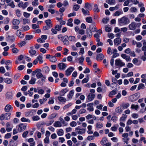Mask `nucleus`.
Masks as SVG:
<instances>
[{
  "mask_svg": "<svg viewBox=\"0 0 146 146\" xmlns=\"http://www.w3.org/2000/svg\"><path fill=\"white\" fill-rule=\"evenodd\" d=\"M140 94L139 92H137L132 95L130 96L128 98L129 101L134 102L137 100L140 97Z\"/></svg>",
  "mask_w": 146,
  "mask_h": 146,
  "instance_id": "nucleus-1",
  "label": "nucleus"
},
{
  "mask_svg": "<svg viewBox=\"0 0 146 146\" xmlns=\"http://www.w3.org/2000/svg\"><path fill=\"white\" fill-rule=\"evenodd\" d=\"M118 23L120 24L126 25L130 23V20L127 17L124 16L118 19Z\"/></svg>",
  "mask_w": 146,
  "mask_h": 146,
  "instance_id": "nucleus-2",
  "label": "nucleus"
},
{
  "mask_svg": "<svg viewBox=\"0 0 146 146\" xmlns=\"http://www.w3.org/2000/svg\"><path fill=\"white\" fill-rule=\"evenodd\" d=\"M61 36L60 38L62 39V41L63 42L64 44L68 45L69 44L68 36L67 35H65L64 36H62L61 35H58L59 36Z\"/></svg>",
  "mask_w": 146,
  "mask_h": 146,
  "instance_id": "nucleus-3",
  "label": "nucleus"
},
{
  "mask_svg": "<svg viewBox=\"0 0 146 146\" xmlns=\"http://www.w3.org/2000/svg\"><path fill=\"white\" fill-rule=\"evenodd\" d=\"M36 76L37 79H39L41 78L42 81V84H43L45 82V80L46 78V76L45 75H43L42 73L41 72H38L37 73L36 75Z\"/></svg>",
  "mask_w": 146,
  "mask_h": 146,
  "instance_id": "nucleus-4",
  "label": "nucleus"
},
{
  "mask_svg": "<svg viewBox=\"0 0 146 146\" xmlns=\"http://www.w3.org/2000/svg\"><path fill=\"white\" fill-rule=\"evenodd\" d=\"M27 125V123H21L19 125L18 130L19 132H21L25 130Z\"/></svg>",
  "mask_w": 146,
  "mask_h": 146,
  "instance_id": "nucleus-5",
  "label": "nucleus"
},
{
  "mask_svg": "<svg viewBox=\"0 0 146 146\" xmlns=\"http://www.w3.org/2000/svg\"><path fill=\"white\" fill-rule=\"evenodd\" d=\"M36 113V111L35 110H32L30 111H28L25 112V115L26 116H31Z\"/></svg>",
  "mask_w": 146,
  "mask_h": 146,
  "instance_id": "nucleus-6",
  "label": "nucleus"
},
{
  "mask_svg": "<svg viewBox=\"0 0 146 146\" xmlns=\"http://www.w3.org/2000/svg\"><path fill=\"white\" fill-rule=\"evenodd\" d=\"M74 70V67H70L65 71L66 75L67 76L70 75Z\"/></svg>",
  "mask_w": 146,
  "mask_h": 146,
  "instance_id": "nucleus-7",
  "label": "nucleus"
},
{
  "mask_svg": "<svg viewBox=\"0 0 146 146\" xmlns=\"http://www.w3.org/2000/svg\"><path fill=\"white\" fill-rule=\"evenodd\" d=\"M15 40V38L14 36L12 35L10 36L9 35L6 37V41L9 42H12Z\"/></svg>",
  "mask_w": 146,
  "mask_h": 146,
  "instance_id": "nucleus-8",
  "label": "nucleus"
},
{
  "mask_svg": "<svg viewBox=\"0 0 146 146\" xmlns=\"http://www.w3.org/2000/svg\"><path fill=\"white\" fill-rule=\"evenodd\" d=\"M137 27L136 24L135 22H133L129 25V28L130 30H134Z\"/></svg>",
  "mask_w": 146,
  "mask_h": 146,
  "instance_id": "nucleus-9",
  "label": "nucleus"
},
{
  "mask_svg": "<svg viewBox=\"0 0 146 146\" xmlns=\"http://www.w3.org/2000/svg\"><path fill=\"white\" fill-rule=\"evenodd\" d=\"M84 8H87L88 10H91L92 9V4L88 3H85Z\"/></svg>",
  "mask_w": 146,
  "mask_h": 146,
  "instance_id": "nucleus-10",
  "label": "nucleus"
},
{
  "mask_svg": "<svg viewBox=\"0 0 146 146\" xmlns=\"http://www.w3.org/2000/svg\"><path fill=\"white\" fill-rule=\"evenodd\" d=\"M104 57V56L102 53L97 54L96 58V60L98 61L102 60Z\"/></svg>",
  "mask_w": 146,
  "mask_h": 146,
  "instance_id": "nucleus-11",
  "label": "nucleus"
},
{
  "mask_svg": "<svg viewBox=\"0 0 146 146\" xmlns=\"http://www.w3.org/2000/svg\"><path fill=\"white\" fill-rule=\"evenodd\" d=\"M60 70H63L66 67V64L63 63H60L58 66Z\"/></svg>",
  "mask_w": 146,
  "mask_h": 146,
  "instance_id": "nucleus-12",
  "label": "nucleus"
},
{
  "mask_svg": "<svg viewBox=\"0 0 146 146\" xmlns=\"http://www.w3.org/2000/svg\"><path fill=\"white\" fill-rule=\"evenodd\" d=\"M11 109L12 110L13 108L11 105L9 104L6 105L4 108L5 111L7 112H9Z\"/></svg>",
  "mask_w": 146,
  "mask_h": 146,
  "instance_id": "nucleus-13",
  "label": "nucleus"
},
{
  "mask_svg": "<svg viewBox=\"0 0 146 146\" xmlns=\"http://www.w3.org/2000/svg\"><path fill=\"white\" fill-rule=\"evenodd\" d=\"M68 91V88H66L64 89H63L60 92L59 94L60 96H64L65 94Z\"/></svg>",
  "mask_w": 146,
  "mask_h": 146,
  "instance_id": "nucleus-14",
  "label": "nucleus"
},
{
  "mask_svg": "<svg viewBox=\"0 0 146 146\" xmlns=\"http://www.w3.org/2000/svg\"><path fill=\"white\" fill-rule=\"evenodd\" d=\"M49 71V68L48 66L44 67L42 70V72L44 74H48Z\"/></svg>",
  "mask_w": 146,
  "mask_h": 146,
  "instance_id": "nucleus-15",
  "label": "nucleus"
},
{
  "mask_svg": "<svg viewBox=\"0 0 146 146\" xmlns=\"http://www.w3.org/2000/svg\"><path fill=\"white\" fill-rule=\"evenodd\" d=\"M13 94L12 92H8L6 93V97L8 99H12L13 98Z\"/></svg>",
  "mask_w": 146,
  "mask_h": 146,
  "instance_id": "nucleus-16",
  "label": "nucleus"
},
{
  "mask_svg": "<svg viewBox=\"0 0 146 146\" xmlns=\"http://www.w3.org/2000/svg\"><path fill=\"white\" fill-rule=\"evenodd\" d=\"M92 31H91L88 28H87L86 30V32L87 37L90 38L91 37L92 35Z\"/></svg>",
  "mask_w": 146,
  "mask_h": 146,
  "instance_id": "nucleus-17",
  "label": "nucleus"
},
{
  "mask_svg": "<svg viewBox=\"0 0 146 146\" xmlns=\"http://www.w3.org/2000/svg\"><path fill=\"white\" fill-rule=\"evenodd\" d=\"M95 97V95L94 94L90 93L87 96V98L89 101H92L93 100Z\"/></svg>",
  "mask_w": 146,
  "mask_h": 146,
  "instance_id": "nucleus-18",
  "label": "nucleus"
},
{
  "mask_svg": "<svg viewBox=\"0 0 146 146\" xmlns=\"http://www.w3.org/2000/svg\"><path fill=\"white\" fill-rule=\"evenodd\" d=\"M89 29L92 32H94L96 30V27L95 25L92 24L90 25Z\"/></svg>",
  "mask_w": 146,
  "mask_h": 146,
  "instance_id": "nucleus-19",
  "label": "nucleus"
},
{
  "mask_svg": "<svg viewBox=\"0 0 146 146\" xmlns=\"http://www.w3.org/2000/svg\"><path fill=\"white\" fill-rule=\"evenodd\" d=\"M21 30H17L16 32V35L20 38H22L24 37V34H21Z\"/></svg>",
  "mask_w": 146,
  "mask_h": 146,
  "instance_id": "nucleus-20",
  "label": "nucleus"
},
{
  "mask_svg": "<svg viewBox=\"0 0 146 146\" xmlns=\"http://www.w3.org/2000/svg\"><path fill=\"white\" fill-rule=\"evenodd\" d=\"M114 44L118 46L121 43V40L120 38H117L114 40Z\"/></svg>",
  "mask_w": 146,
  "mask_h": 146,
  "instance_id": "nucleus-21",
  "label": "nucleus"
},
{
  "mask_svg": "<svg viewBox=\"0 0 146 146\" xmlns=\"http://www.w3.org/2000/svg\"><path fill=\"white\" fill-rule=\"evenodd\" d=\"M123 109L121 106L117 107L115 109V111L117 113H121Z\"/></svg>",
  "mask_w": 146,
  "mask_h": 146,
  "instance_id": "nucleus-22",
  "label": "nucleus"
},
{
  "mask_svg": "<svg viewBox=\"0 0 146 146\" xmlns=\"http://www.w3.org/2000/svg\"><path fill=\"white\" fill-rule=\"evenodd\" d=\"M4 82L6 83L9 84L11 83L13 81L11 78H6L4 79Z\"/></svg>",
  "mask_w": 146,
  "mask_h": 146,
  "instance_id": "nucleus-23",
  "label": "nucleus"
},
{
  "mask_svg": "<svg viewBox=\"0 0 146 146\" xmlns=\"http://www.w3.org/2000/svg\"><path fill=\"white\" fill-rule=\"evenodd\" d=\"M34 36L31 35H27L25 36V40H30L33 39Z\"/></svg>",
  "mask_w": 146,
  "mask_h": 146,
  "instance_id": "nucleus-24",
  "label": "nucleus"
},
{
  "mask_svg": "<svg viewBox=\"0 0 146 146\" xmlns=\"http://www.w3.org/2000/svg\"><path fill=\"white\" fill-rule=\"evenodd\" d=\"M17 143H15V141L11 139L9 143L8 146H17Z\"/></svg>",
  "mask_w": 146,
  "mask_h": 146,
  "instance_id": "nucleus-25",
  "label": "nucleus"
},
{
  "mask_svg": "<svg viewBox=\"0 0 146 146\" xmlns=\"http://www.w3.org/2000/svg\"><path fill=\"white\" fill-rule=\"evenodd\" d=\"M93 10L94 12L98 13L99 12L100 10V9L98 8V6L96 4H95L94 5Z\"/></svg>",
  "mask_w": 146,
  "mask_h": 146,
  "instance_id": "nucleus-26",
  "label": "nucleus"
},
{
  "mask_svg": "<svg viewBox=\"0 0 146 146\" xmlns=\"http://www.w3.org/2000/svg\"><path fill=\"white\" fill-rule=\"evenodd\" d=\"M82 11L84 15L86 16L90 15L89 11L88 10H85L84 8H82Z\"/></svg>",
  "mask_w": 146,
  "mask_h": 146,
  "instance_id": "nucleus-27",
  "label": "nucleus"
},
{
  "mask_svg": "<svg viewBox=\"0 0 146 146\" xmlns=\"http://www.w3.org/2000/svg\"><path fill=\"white\" fill-rule=\"evenodd\" d=\"M20 23V21L19 19H13L12 21V24L14 25H19Z\"/></svg>",
  "mask_w": 146,
  "mask_h": 146,
  "instance_id": "nucleus-28",
  "label": "nucleus"
},
{
  "mask_svg": "<svg viewBox=\"0 0 146 146\" xmlns=\"http://www.w3.org/2000/svg\"><path fill=\"white\" fill-rule=\"evenodd\" d=\"M117 93V91L114 90H113L111 91L109 94V96L111 98L113 97V96L115 95Z\"/></svg>",
  "mask_w": 146,
  "mask_h": 146,
  "instance_id": "nucleus-29",
  "label": "nucleus"
},
{
  "mask_svg": "<svg viewBox=\"0 0 146 146\" xmlns=\"http://www.w3.org/2000/svg\"><path fill=\"white\" fill-rule=\"evenodd\" d=\"M54 126L55 127H60L62 126V125L60 121H57L54 123Z\"/></svg>",
  "mask_w": 146,
  "mask_h": 146,
  "instance_id": "nucleus-30",
  "label": "nucleus"
},
{
  "mask_svg": "<svg viewBox=\"0 0 146 146\" xmlns=\"http://www.w3.org/2000/svg\"><path fill=\"white\" fill-rule=\"evenodd\" d=\"M122 11H117L113 14L112 16H119L121 14H122Z\"/></svg>",
  "mask_w": 146,
  "mask_h": 146,
  "instance_id": "nucleus-31",
  "label": "nucleus"
},
{
  "mask_svg": "<svg viewBox=\"0 0 146 146\" xmlns=\"http://www.w3.org/2000/svg\"><path fill=\"white\" fill-rule=\"evenodd\" d=\"M58 100L60 102H65L66 101V100L65 98L61 96L58 97Z\"/></svg>",
  "mask_w": 146,
  "mask_h": 146,
  "instance_id": "nucleus-32",
  "label": "nucleus"
},
{
  "mask_svg": "<svg viewBox=\"0 0 146 146\" xmlns=\"http://www.w3.org/2000/svg\"><path fill=\"white\" fill-rule=\"evenodd\" d=\"M36 79L33 77H32L31 80L29 81V83L31 84H35Z\"/></svg>",
  "mask_w": 146,
  "mask_h": 146,
  "instance_id": "nucleus-33",
  "label": "nucleus"
},
{
  "mask_svg": "<svg viewBox=\"0 0 146 146\" xmlns=\"http://www.w3.org/2000/svg\"><path fill=\"white\" fill-rule=\"evenodd\" d=\"M52 27V25H47L44 26L43 27L42 29L44 31H46Z\"/></svg>",
  "mask_w": 146,
  "mask_h": 146,
  "instance_id": "nucleus-34",
  "label": "nucleus"
},
{
  "mask_svg": "<svg viewBox=\"0 0 146 146\" xmlns=\"http://www.w3.org/2000/svg\"><path fill=\"white\" fill-rule=\"evenodd\" d=\"M74 93V90H73L70 91L67 95V97L69 99L71 98L73 95Z\"/></svg>",
  "mask_w": 146,
  "mask_h": 146,
  "instance_id": "nucleus-35",
  "label": "nucleus"
},
{
  "mask_svg": "<svg viewBox=\"0 0 146 146\" xmlns=\"http://www.w3.org/2000/svg\"><path fill=\"white\" fill-rule=\"evenodd\" d=\"M108 141V139L106 137H103L100 141V143L102 145H104V143Z\"/></svg>",
  "mask_w": 146,
  "mask_h": 146,
  "instance_id": "nucleus-36",
  "label": "nucleus"
},
{
  "mask_svg": "<svg viewBox=\"0 0 146 146\" xmlns=\"http://www.w3.org/2000/svg\"><path fill=\"white\" fill-rule=\"evenodd\" d=\"M57 135L59 136L62 135L64 134V131L62 129H60L57 132Z\"/></svg>",
  "mask_w": 146,
  "mask_h": 146,
  "instance_id": "nucleus-37",
  "label": "nucleus"
},
{
  "mask_svg": "<svg viewBox=\"0 0 146 146\" xmlns=\"http://www.w3.org/2000/svg\"><path fill=\"white\" fill-rule=\"evenodd\" d=\"M11 113H6L5 114V118L6 119H9L11 117Z\"/></svg>",
  "mask_w": 146,
  "mask_h": 146,
  "instance_id": "nucleus-38",
  "label": "nucleus"
},
{
  "mask_svg": "<svg viewBox=\"0 0 146 146\" xmlns=\"http://www.w3.org/2000/svg\"><path fill=\"white\" fill-rule=\"evenodd\" d=\"M29 52L31 56H33L35 55L36 53V51L35 50H33V49H31L29 50Z\"/></svg>",
  "mask_w": 146,
  "mask_h": 146,
  "instance_id": "nucleus-39",
  "label": "nucleus"
},
{
  "mask_svg": "<svg viewBox=\"0 0 146 146\" xmlns=\"http://www.w3.org/2000/svg\"><path fill=\"white\" fill-rule=\"evenodd\" d=\"M37 59L39 61V62L40 64H42L43 62L42 60V56L39 55L37 57Z\"/></svg>",
  "mask_w": 146,
  "mask_h": 146,
  "instance_id": "nucleus-40",
  "label": "nucleus"
},
{
  "mask_svg": "<svg viewBox=\"0 0 146 146\" xmlns=\"http://www.w3.org/2000/svg\"><path fill=\"white\" fill-rule=\"evenodd\" d=\"M144 85L143 83H140L139 84V86L137 87V89L138 90H140L141 89H143L145 88Z\"/></svg>",
  "mask_w": 146,
  "mask_h": 146,
  "instance_id": "nucleus-41",
  "label": "nucleus"
},
{
  "mask_svg": "<svg viewBox=\"0 0 146 146\" xmlns=\"http://www.w3.org/2000/svg\"><path fill=\"white\" fill-rule=\"evenodd\" d=\"M122 115H123L122 116V117H121L120 118V120H119L120 121H125V119L127 117V115H126L125 114H123Z\"/></svg>",
  "mask_w": 146,
  "mask_h": 146,
  "instance_id": "nucleus-42",
  "label": "nucleus"
},
{
  "mask_svg": "<svg viewBox=\"0 0 146 146\" xmlns=\"http://www.w3.org/2000/svg\"><path fill=\"white\" fill-rule=\"evenodd\" d=\"M106 2L110 5H113L115 3V0H106Z\"/></svg>",
  "mask_w": 146,
  "mask_h": 146,
  "instance_id": "nucleus-43",
  "label": "nucleus"
},
{
  "mask_svg": "<svg viewBox=\"0 0 146 146\" xmlns=\"http://www.w3.org/2000/svg\"><path fill=\"white\" fill-rule=\"evenodd\" d=\"M57 60L55 56H52L50 58V61L53 62H55Z\"/></svg>",
  "mask_w": 146,
  "mask_h": 146,
  "instance_id": "nucleus-44",
  "label": "nucleus"
},
{
  "mask_svg": "<svg viewBox=\"0 0 146 146\" xmlns=\"http://www.w3.org/2000/svg\"><path fill=\"white\" fill-rule=\"evenodd\" d=\"M86 21L89 23H92V19L91 17H87L86 19Z\"/></svg>",
  "mask_w": 146,
  "mask_h": 146,
  "instance_id": "nucleus-45",
  "label": "nucleus"
},
{
  "mask_svg": "<svg viewBox=\"0 0 146 146\" xmlns=\"http://www.w3.org/2000/svg\"><path fill=\"white\" fill-rule=\"evenodd\" d=\"M26 43L25 41H21L18 44V45L20 47H21L23 46H25L26 44Z\"/></svg>",
  "mask_w": 146,
  "mask_h": 146,
  "instance_id": "nucleus-46",
  "label": "nucleus"
},
{
  "mask_svg": "<svg viewBox=\"0 0 146 146\" xmlns=\"http://www.w3.org/2000/svg\"><path fill=\"white\" fill-rule=\"evenodd\" d=\"M96 126L97 128H100L103 127V125L102 123L99 122L98 123L96 124Z\"/></svg>",
  "mask_w": 146,
  "mask_h": 146,
  "instance_id": "nucleus-47",
  "label": "nucleus"
},
{
  "mask_svg": "<svg viewBox=\"0 0 146 146\" xmlns=\"http://www.w3.org/2000/svg\"><path fill=\"white\" fill-rule=\"evenodd\" d=\"M15 13L16 15V16L18 17H20L21 15V11L19 9H17L15 11Z\"/></svg>",
  "mask_w": 146,
  "mask_h": 146,
  "instance_id": "nucleus-48",
  "label": "nucleus"
},
{
  "mask_svg": "<svg viewBox=\"0 0 146 146\" xmlns=\"http://www.w3.org/2000/svg\"><path fill=\"white\" fill-rule=\"evenodd\" d=\"M45 22L46 24L47 25H52V24L51 20L50 19L46 20Z\"/></svg>",
  "mask_w": 146,
  "mask_h": 146,
  "instance_id": "nucleus-49",
  "label": "nucleus"
},
{
  "mask_svg": "<svg viewBox=\"0 0 146 146\" xmlns=\"http://www.w3.org/2000/svg\"><path fill=\"white\" fill-rule=\"evenodd\" d=\"M62 27V25H56L55 27L54 28L56 31H60L61 30Z\"/></svg>",
  "mask_w": 146,
  "mask_h": 146,
  "instance_id": "nucleus-50",
  "label": "nucleus"
},
{
  "mask_svg": "<svg viewBox=\"0 0 146 146\" xmlns=\"http://www.w3.org/2000/svg\"><path fill=\"white\" fill-rule=\"evenodd\" d=\"M109 20V19L108 18H104L102 21V22L104 24H107L108 21Z\"/></svg>",
  "mask_w": 146,
  "mask_h": 146,
  "instance_id": "nucleus-51",
  "label": "nucleus"
},
{
  "mask_svg": "<svg viewBox=\"0 0 146 146\" xmlns=\"http://www.w3.org/2000/svg\"><path fill=\"white\" fill-rule=\"evenodd\" d=\"M80 8V6L78 5H74L73 6V9L75 11H77Z\"/></svg>",
  "mask_w": 146,
  "mask_h": 146,
  "instance_id": "nucleus-52",
  "label": "nucleus"
},
{
  "mask_svg": "<svg viewBox=\"0 0 146 146\" xmlns=\"http://www.w3.org/2000/svg\"><path fill=\"white\" fill-rule=\"evenodd\" d=\"M57 115V113H53L51 114V115L49 117V119H52L55 117Z\"/></svg>",
  "mask_w": 146,
  "mask_h": 146,
  "instance_id": "nucleus-53",
  "label": "nucleus"
},
{
  "mask_svg": "<svg viewBox=\"0 0 146 146\" xmlns=\"http://www.w3.org/2000/svg\"><path fill=\"white\" fill-rule=\"evenodd\" d=\"M81 131H78V134H82L85 132V129H80Z\"/></svg>",
  "mask_w": 146,
  "mask_h": 146,
  "instance_id": "nucleus-54",
  "label": "nucleus"
},
{
  "mask_svg": "<svg viewBox=\"0 0 146 146\" xmlns=\"http://www.w3.org/2000/svg\"><path fill=\"white\" fill-rule=\"evenodd\" d=\"M129 106V103H127L123 105L121 107L123 109H125L127 108Z\"/></svg>",
  "mask_w": 146,
  "mask_h": 146,
  "instance_id": "nucleus-55",
  "label": "nucleus"
},
{
  "mask_svg": "<svg viewBox=\"0 0 146 146\" xmlns=\"http://www.w3.org/2000/svg\"><path fill=\"white\" fill-rule=\"evenodd\" d=\"M84 60V59L83 57H81L79 58L78 59L79 63L81 64H82Z\"/></svg>",
  "mask_w": 146,
  "mask_h": 146,
  "instance_id": "nucleus-56",
  "label": "nucleus"
},
{
  "mask_svg": "<svg viewBox=\"0 0 146 146\" xmlns=\"http://www.w3.org/2000/svg\"><path fill=\"white\" fill-rule=\"evenodd\" d=\"M12 51L13 53H17L19 52V50L15 47H13L12 49Z\"/></svg>",
  "mask_w": 146,
  "mask_h": 146,
  "instance_id": "nucleus-57",
  "label": "nucleus"
},
{
  "mask_svg": "<svg viewBox=\"0 0 146 146\" xmlns=\"http://www.w3.org/2000/svg\"><path fill=\"white\" fill-rule=\"evenodd\" d=\"M112 29L110 27L108 26H106L105 28V30L106 31L108 32H110L111 31Z\"/></svg>",
  "mask_w": 146,
  "mask_h": 146,
  "instance_id": "nucleus-58",
  "label": "nucleus"
},
{
  "mask_svg": "<svg viewBox=\"0 0 146 146\" xmlns=\"http://www.w3.org/2000/svg\"><path fill=\"white\" fill-rule=\"evenodd\" d=\"M131 108V109H134L137 110L139 108V106L138 105L132 104Z\"/></svg>",
  "mask_w": 146,
  "mask_h": 146,
  "instance_id": "nucleus-59",
  "label": "nucleus"
},
{
  "mask_svg": "<svg viewBox=\"0 0 146 146\" xmlns=\"http://www.w3.org/2000/svg\"><path fill=\"white\" fill-rule=\"evenodd\" d=\"M29 131H24L22 134V136L24 138H26L27 137V135L28 134Z\"/></svg>",
  "mask_w": 146,
  "mask_h": 146,
  "instance_id": "nucleus-60",
  "label": "nucleus"
},
{
  "mask_svg": "<svg viewBox=\"0 0 146 146\" xmlns=\"http://www.w3.org/2000/svg\"><path fill=\"white\" fill-rule=\"evenodd\" d=\"M86 62L88 63V65H91V62L90 60L89 57H87L86 58Z\"/></svg>",
  "mask_w": 146,
  "mask_h": 146,
  "instance_id": "nucleus-61",
  "label": "nucleus"
},
{
  "mask_svg": "<svg viewBox=\"0 0 146 146\" xmlns=\"http://www.w3.org/2000/svg\"><path fill=\"white\" fill-rule=\"evenodd\" d=\"M33 120V121H38L40 119V118L39 116L37 115H36L33 116L32 117Z\"/></svg>",
  "mask_w": 146,
  "mask_h": 146,
  "instance_id": "nucleus-62",
  "label": "nucleus"
},
{
  "mask_svg": "<svg viewBox=\"0 0 146 146\" xmlns=\"http://www.w3.org/2000/svg\"><path fill=\"white\" fill-rule=\"evenodd\" d=\"M121 60L120 59H117L115 60V65L116 66H118L120 65V63L121 62Z\"/></svg>",
  "mask_w": 146,
  "mask_h": 146,
  "instance_id": "nucleus-63",
  "label": "nucleus"
},
{
  "mask_svg": "<svg viewBox=\"0 0 146 146\" xmlns=\"http://www.w3.org/2000/svg\"><path fill=\"white\" fill-rule=\"evenodd\" d=\"M20 74H16L14 76L13 78L15 80H17L20 77Z\"/></svg>",
  "mask_w": 146,
  "mask_h": 146,
  "instance_id": "nucleus-64",
  "label": "nucleus"
}]
</instances>
